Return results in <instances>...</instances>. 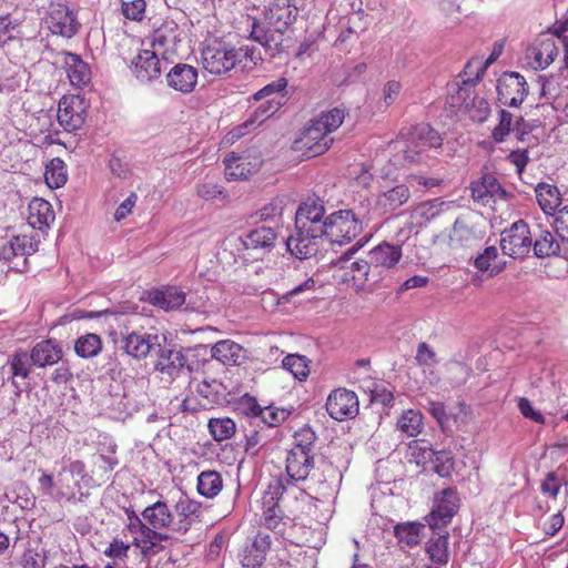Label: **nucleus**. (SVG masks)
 <instances>
[{"label":"nucleus","instance_id":"a18cd8bd","mask_svg":"<svg viewBox=\"0 0 568 568\" xmlns=\"http://www.w3.org/2000/svg\"><path fill=\"white\" fill-rule=\"evenodd\" d=\"M423 529L424 526L418 523H402L395 526L394 534L398 542L413 547L420 542Z\"/></svg>","mask_w":568,"mask_h":568},{"label":"nucleus","instance_id":"e2e57ef3","mask_svg":"<svg viewBox=\"0 0 568 568\" xmlns=\"http://www.w3.org/2000/svg\"><path fill=\"white\" fill-rule=\"evenodd\" d=\"M554 227L558 237L568 243V205L556 212Z\"/></svg>","mask_w":568,"mask_h":568},{"label":"nucleus","instance_id":"6e6552de","mask_svg":"<svg viewBox=\"0 0 568 568\" xmlns=\"http://www.w3.org/2000/svg\"><path fill=\"white\" fill-rule=\"evenodd\" d=\"M367 257L373 265V271L378 274L382 286L389 287L393 284L389 273L402 257V247L399 245L383 242L372 248L368 252Z\"/></svg>","mask_w":568,"mask_h":568},{"label":"nucleus","instance_id":"412c9836","mask_svg":"<svg viewBox=\"0 0 568 568\" xmlns=\"http://www.w3.org/2000/svg\"><path fill=\"white\" fill-rule=\"evenodd\" d=\"M326 223L325 207L320 199H307L300 204L295 213V226L302 230L312 229L323 233Z\"/></svg>","mask_w":568,"mask_h":568},{"label":"nucleus","instance_id":"9d476101","mask_svg":"<svg viewBox=\"0 0 568 568\" xmlns=\"http://www.w3.org/2000/svg\"><path fill=\"white\" fill-rule=\"evenodd\" d=\"M36 365V347L30 352L18 351L12 356L10 362L12 385L16 388V394H26L30 396L32 392V367Z\"/></svg>","mask_w":568,"mask_h":568},{"label":"nucleus","instance_id":"09e8293b","mask_svg":"<svg viewBox=\"0 0 568 568\" xmlns=\"http://www.w3.org/2000/svg\"><path fill=\"white\" fill-rule=\"evenodd\" d=\"M280 100L270 99L261 103L244 122L245 126H255L263 123L266 119L273 115L281 106Z\"/></svg>","mask_w":568,"mask_h":568},{"label":"nucleus","instance_id":"cd10ccee","mask_svg":"<svg viewBox=\"0 0 568 568\" xmlns=\"http://www.w3.org/2000/svg\"><path fill=\"white\" fill-rule=\"evenodd\" d=\"M225 176L227 180H242L248 175L257 172L260 169V161L252 162L247 156L235 155L231 153L224 159Z\"/></svg>","mask_w":568,"mask_h":568},{"label":"nucleus","instance_id":"603ef678","mask_svg":"<svg viewBox=\"0 0 568 568\" xmlns=\"http://www.w3.org/2000/svg\"><path fill=\"white\" fill-rule=\"evenodd\" d=\"M284 201L283 199H274L268 204L264 205L258 211L260 220L263 222L272 223L271 226H274L276 230L282 223V215L284 212Z\"/></svg>","mask_w":568,"mask_h":568},{"label":"nucleus","instance_id":"f03ea898","mask_svg":"<svg viewBox=\"0 0 568 568\" xmlns=\"http://www.w3.org/2000/svg\"><path fill=\"white\" fill-rule=\"evenodd\" d=\"M345 114V109L341 106L320 112L310 120L307 126L295 140V148L304 151L307 156L323 154L333 144L334 139L331 134L342 125Z\"/></svg>","mask_w":568,"mask_h":568},{"label":"nucleus","instance_id":"5fc2aeb1","mask_svg":"<svg viewBox=\"0 0 568 568\" xmlns=\"http://www.w3.org/2000/svg\"><path fill=\"white\" fill-rule=\"evenodd\" d=\"M62 357L61 348L52 341L38 343V366H48L59 363Z\"/></svg>","mask_w":568,"mask_h":568},{"label":"nucleus","instance_id":"6e6d98bb","mask_svg":"<svg viewBox=\"0 0 568 568\" xmlns=\"http://www.w3.org/2000/svg\"><path fill=\"white\" fill-rule=\"evenodd\" d=\"M316 439L317 436L315 432L311 427L304 426L295 433L294 446L291 449L314 454Z\"/></svg>","mask_w":568,"mask_h":568},{"label":"nucleus","instance_id":"a19ab883","mask_svg":"<svg viewBox=\"0 0 568 568\" xmlns=\"http://www.w3.org/2000/svg\"><path fill=\"white\" fill-rule=\"evenodd\" d=\"M68 180L67 168L64 162L59 159H52L47 165L44 171V182L51 190L59 189L65 184Z\"/></svg>","mask_w":568,"mask_h":568},{"label":"nucleus","instance_id":"f8f14e48","mask_svg":"<svg viewBox=\"0 0 568 568\" xmlns=\"http://www.w3.org/2000/svg\"><path fill=\"white\" fill-rule=\"evenodd\" d=\"M43 22L53 34L72 38L80 27L75 14L61 2H50Z\"/></svg>","mask_w":568,"mask_h":568},{"label":"nucleus","instance_id":"20e7f679","mask_svg":"<svg viewBox=\"0 0 568 568\" xmlns=\"http://www.w3.org/2000/svg\"><path fill=\"white\" fill-rule=\"evenodd\" d=\"M357 250V245L352 246L345 254L336 260L334 265L344 271L341 276L343 283L349 285L356 292H373L376 286H382V283L378 278V274L373 271V265L368 257L367 260L352 261V256Z\"/></svg>","mask_w":568,"mask_h":568},{"label":"nucleus","instance_id":"ddd939ff","mask_svg":"<svg viewBox=\"0 0 568 568\" xmlns=\"http://www.w3.org/2000/svg\"><path fill=\"white\" fill-rule=\"evenodd\" d=\"M528 91L526 79L518 72H504L497 81L498 101L506 106H519Z\"/></svg>","mask_w":568,"mask_h":568},{"label":"nucleus","instance_id":"423d86ee","mask_svg":"<svg viewBox=\"0 0 568 568\" xmlns=\"http://www.w3.org/2000/svg\"><path fill=\"white\" fill-rule=\"evenodd\" d=\"M442 142L440 135L430 125L417 124L406 135L404 159L408 162H419L424 152L439 148Z\"/></svg>","mask_w":568,"mask_h":568},{"label":"nucleus","instance_id":"a211bd4d","mask_svg":"<svg viewBox=\"0 0 568 568\" xmlns=\"http://www.w3.org/2000/svg\"><path fill=\"white\" fill-rule=\"evenodd\" d=\"M328 415L336 420L354 418L358 414V398L353 390L337 388L333 390L326 400Z\"/></svg>","mask_w":568,"mask_h":568},{"label":"nucleus","instance_id":"58836bf2","mask_svg":"<svg viewBox=\"0 0 568 568\" xmlns=\"http://www.w3.org/2000/svg\"><path fill=\"white\" fill-rule=\"evenodd\" d=\"M397 428L409 437H415L424 428V417L419 410L407 409L397 419Z\"/></svg>","mask_w":568,"mask_h":568},{"label":"nucleus","instance_id":"7c9ffc66","mask_svg":"<svg viewBox=\"0 0 568 568\" xmlns=\"http://www.w3.org/2000/svg\"><path fill=\"white\" fill-rule=\"evenodd\" d=\"M64 67L71 83L75 87L87 85L91 80L89 65L73 53H64Z\"/></svg>","mask_w":568,"mask_h":568},{"label":"nucleus","instance_id":"774afa93","mask_svg":"<svg viewBox=\"0 0 568 568\" xmlns=\"http://www.w3.org/2000/svg\"><path fill=\"white\" fill-rule=\"evenodd\" d=\"M541 491L545 495L556 498L561 488V480L556 476L555 473L547 474L545 480L541 483Z\"/></svg>","mask_w":568,"mask_h":568},{"label":"nucleus","instance_id":"6ab92c4d","mask_svg":"<svg viewBox=\"0 0 568 568\" xmlns=\"http://www.w3.org/2000/svg\"><path fill=\"white\" fill-rule=\"evenodd\" d=\"M59 126L71 132L80 129L84 123V105L78 95L63 97L55 111Z\"/></svg>","mask_w":568,"mask_h":568},{"label":"nucleus","instance_id":"69168bd1","mask_svg":"<svg viewBox=\"0 0 568 568\" xmlns=\"http://www.w3.org/2000/svg\"><path fill=\"white\" fill-rule=\"evenodd\" d=\"M518 409L524 417L529 418L538 424H545L544 415L532 407V404L529 399L525 397L519 398Z\"/></svg>","mask_w":568,"mask_h":568},{"label":"nucleus","instance_id":"8fccbe9b","mask_svg":"<svg viewBox=\"0 0 568 568\" xmlns=\"http://www.w3.org/2000/svg\"><path fill=\"white\" fill-rule=\"evenodd\" d=\"M209 429L212 437L216 442H222L231 438L236 430V426L233 419L229 417L223 418H211L209 420Z\"/></svg>","mask_w":568,"mask_h":568},{"label":"nucleus","instance_id":"37998d69","mask_svg":"<svg viewBox=\"0 0 568 568\" xmlns=\"http://www.w3.org/2000/svg\"><path fill=\"white\" fill-rule=\"evenodd\" d=\"M532 248L537 257L544 258L557 255L560 251V245L550 231L540 230L539 235L534 242Z\"/></svg>","mask_w":568,"mask_h":568},{"label":"nucleus","instance_id":"72a5a7b5","mask_svg":"<svg viewBox=\"0 0 568 568\" xmlns=\"http://www.w3.org/2000/svg\"><path fill=\"white\" fill-rule=\"evenodd\" d=\"M201 509L200 503L190 499L189 497H182L175 505V510L180 517L176 527H173L176 531L186 532L192 523L193 517H197V513Z\"/></svg>","mask_w":568,"mask_h":568},{"label":"nucleus","instance_id":"b1692460","mask_svg":"<svg viewBox=\"0 0 568 568\" xmlns=\"http://www.w3.org/2000/svg\"><path fill=\"white\" fill-rule=\"evenodd\" d=\"M559 53V47L554 38H545L536 41L526 51V58L535 70H544Z\"/></svg>","mask_w":568,"mask_h":568},{"label":"nucleus","instance_id":"864d4df0","mask_svg":"<svg viewBox=\"0 0 568 568\" xmlns=\"http://www.w3.org/2000/svg\"><path fill=\"white\" fill-rule=\"evenodd\" d=\"M282 365L283 368L292 373V375L300 381L305 379L310 374L307 358L298 354L285 356L282 361Z\"/></svg>","mask_w":568,"mask_h":568},{"label":"nucleus","instance_id":"79ce46f5","mask_svg":"<svg viewBox=\"0 0 568 568\" xmlns=\"http://www.w3.org/2000/svg\"><path fill=\"white\" fill-rule=\"evenodd\" d=\"M448 534L438 535L436 537H432L426 547V552L429 556V559L437 565H446L449 559L448 551Z\"/></svg>","mask_w":568,"mask_h":568},{"label":"nucleus","instance_id":"9b49d317","mask_svg":"<svg viewBox=\"0 0 568 568\" xmlns=\"http://www.w3.org/2000/svg\"><path fill=\"white\" fill-rule=\"evenodd\" d=\"M151 358L155 371L161 374L162 379L168 382L179 377L186 367V358L182 351L174 348L166 341L160 343V352H154V356Z\"/></svg>","mask_w":568,"mask_h":568},{"label":"nucleus","instance_id":"e433bc0d","mask_svg":"<svg viewBox=\"0 0 568 568\" xmlns=\"http://www.w3.org/2000/svg\"><path fill=\"white\" fill-rule=\"evenodd\" d=\"M498 251L495 246H488L475 261V267L480 272H487L489 276L499 274L506 266L505 262L497 261Z\"/></svg>","mask_w":568,"mask_h":568},{"label":"nucleus","instance_id":"49530a36","mask_svg":"<svg viewBox=\"0 0 568 568\" xmlns=\"http://www.w3.org/2000/svg\"><path fill=\"white\" fill-rule=\"evenodd\" d=\"M102 349V341L99 335L88 333L80 336L74 344V351L82 358H92Z\"/></svg>","mask_w":568,"mask_h":568},{"label":"nucleus","instance_id":"473e14b6","mask_svg":"<svg viewBox=\"0 0 568 568\" xmlns=\"http://www.w3.org/2000/svg\"><path fill=\"white\" fill-rule=\"evenodd\" d=\"M536 197L539 206L546 214H554L561 203V194L557 186L548 183H539L536 189Z\"/></svg>","mask_w":568,"mask_h":568},{"label":"nucleus","instance_id":"dca6fc26","mask_svg":"<svg viewBox=\"0 0 568 568\" xmlns=\"http://www.w3.org/2000/svg\"><path fill=\"white\" fill-rule=\"evenodd\" d=\"M322 240H325L323 233H315L312 229L302 230L300 226H295V232L286 239L285 245L287 252L296 258L307 260L316 255Z\"/></svg>","mask_w":568,"mask_h":568},{"label":"nucleus","instance_id":"c85d7f7f","mask_svg":"<svg viewBox=\"0 0 568 568\" xmlns=\"http://www.w3.org/2000/svg\"><path fill=\"white\" fill-rule=\"evenodd\" d=\"M141 516L149 528L155 531L170 529L173 524V515L164 501H156L148 506Z\"/></svg>","mask_w":568,"mask_h":568},{"label":"nucleus","instance_id":"c9c22d12","mask_svg":"<svg viewBox=\"0 0 568 568\" xmlns=\"http://www.w3.org/2000/svg\"><path fill=\"white\" fill-rule=\"evenodd\" d=\"M473 199L483 204H487L490 197L499 195L500 197L506 196V191L493 176H485L481 182L475 183L471 186Z\"/></svg>","mask_w":568,"mask_h":568},{"label":"nucleus","instance_id":"338daca9","mask_svg":"<svg viewBox=\"0 0 568 568\" xmlns=\"http://www.w3.org/2000/svg\"><path fill=\"white\" fill-rule=\"evenodd\" d=\"M54 220L55 215L51 204L48 201L38 197V224L50 226Z\"/></svg>","mask_w":568,"mask_h":568},{"label":"nucleus","instance_id":"3c124183","mask_svg":"<svg viewBox=\"0 0 568 568\" xmlns=\"http://www.w3.org/2000/svg\"><path fill=\"white\" fill-rule=\"evenodd\" d=\"M432 417L437 422L439 428L445 434H453V424L450 423V416L446 410V407L440 402L427 399V405L424 406Z\"/></svg>","mask_w":568,"mask_h":568},{"label":"nucleus","instance_id":"2eb2a0df","mask_svg":"<svg viewBox=\"0 0 568 568\" xmlns=\"http://www.w3.org/2000/svg\"><path fill=\"white\" fill-rule=\"evenodd\" d=\"M178 24L170 20L164 21L152 36V51L161 55L165 64H171L176 58V45L180 42Z\"/></svg>","mask_w":568,"mask_h":568},{"label":"nucleus","instance_id":"052dcab7","mask_svg":"<svg viewBox=\"0 0 568 568\" xmlns=\"http://www.w3.org/2000/svg\"><path fill=\"white\" fill-rule=\"evenodd\" d=\"M271 544V536L263 531H258L252 545V551H255L254 561L256 565L262 564V560L265 558V555L268 551Z\"/></svg>","mask_w":568,"mask_h":568},{"label":"nucleus","instance_id":"7ed1b4c3","mask_svg":"<svg viewBox=\"0 0 568 568\" xmlns=\"http://www.w3.org/2000/svg\"><path fill=\"white\" fill-rule=\"evenodd\" d=\"M247 60L255 64L257 60H261V57L255 54L254 47L243 45L234 48L220 41H213L202 50L203 68L215 75L224 74L236 64Z\"/></svg>","mask_w":568,"mask_h":568},{"label":"nucleus","instance_id":"0e129e2a","mask_svg":"<svg viewBox=\"0 0 568 568\" xmlns=\"http://www.w3.org/2000/svg\"><path fill=\"white\" fill-rule=\"evenodd\" d=\"M284 491H285V486H284L282 479L273 480L267 487V490L263 498V505L264 506H271L274 504L278 505V500L282 498Z\"/></svg>","mask_w":568,"mask_h":568},{"label":"nucleus","instance_id":"1a4fd4ad","mask_svg":"<svg viewBox=\"0 0 568 568\" xmlns=\"http://www.w3.org/2000/svg\"><path fill=\"white\" fill-rule=\"evenodd\" d=\"M531 245L529 226L523 220L513 223L501 233V251L513 258L525 257L530 252Z\"/></svg>","mask_w":568,"mask_h":568},{"label":"nucleus","instance_id":"39448f33","mask_svg":"<svg viewBox=\"0 0 568 568\" xmlns=\"http://www.w3.org/2000/svg\"><path fill=\"white\" fill-rule=\"evenodd\" d=\"M363 231V221L353 210H339L326 216L323 235L331 244L352 242Z\"/></svg>","mask_w":568,"mask_h":568},{"label":"nucleus","instance_id":"c756f323","mask_svg":"<svg viewBox=\"0 0 568 568\" xmlns=\"http://www.w3.org/2000/svg\"><path fill=\"white\" fill-rule=\"evenodd\" d=\"M410 197L409 187L405 184H398L381 193L376 200V206L383 213L394 212L404 205Z\"/></svg>","mask_w":568,"mask_h":568},{"label":"nucleus","instance_id":"5701e85b","mask_svg":"<svg viewBox=\"0 0 568 568\" xmlns=\"http://www.w3.org/2000/svg\"><path fill=\"white\" fill-rule=\"evenodd\" d=\"M277 230L274 226L262 225L251 230L242 237L243 246L246 251L256 253L255 258L262 257L275 245Z\"/></svg>","mask_w":568,"mask_h":568},{"label":"nucleus","instance_id":"2f4dec72","mask_svg":"<svg viewBox=\"0 0 568 568\" xmlns=\"http://www.w3.org/2000/svg\"><path fill=\"white\" fill-rule=\"evenodd\" d=\"M211 355L223 364L237 365L243 358V347L231 339H223L212 346Z\"/></svg>","mask_w":568,"mask_h":568},{"label":"nucleus","instance_id":"c03bdc74","mask_svg":"<svg viewBox=\"0 0 568 568\" xmlns=\"http://www.w3.org/2000/svg\"><path fill=\"white\" fill-rule=\"evenodd\" d=\"M422 455L426 459H429L434 465V470L440 477H446L450 474L453 468V456L450 453L445 450H434L432 448H423Z\"/></svg>","mask_w":568,"mask_h":568},{"label":"nucleus","instance_id":"0eeeda50","mask_svg":"<svg viewBox=\"0 0 568 568\" xmlns=\"http://www.w3.org/2000/svg\"><path fill=\"white\" fill-rule=\"evenodd\" d=\"M304 481L307 483L308 489L325 498L336 491L342 481V474L331 462L320 458Z\"/></svg>","mask_w":568,"mask_h":568},{"label":"nucleus","instance_id":"bb28decb","mask_svg":"<svg viewBox=\"0 0 568 568\" xmlns=\"http://www.w3.org/2000/svg\"><path fill=\"white\" fill-rule=\"evenodd\" d=\"M146 300L150 304L159 306L164 311H173L186 303V295L176 286H165L148 292Z\"/></svg>","mask_w":568,"mask_h":568},{"label":"nucleus","instance_id":"f3484780","mask_svg":"<svg viewBox=\"0 0 568 568\" xmlns=\"http://www.w3.org/2000/svg\"><path fill=\"white\" fill-rule=\"evenodd\" d=\"M161 55L152 50H142L131 62V70L141 83H150L160 78L163 70H166Z\"/></svg>","mask_w":568,"mask_h":568},{"label":"nucleus","instance_id":"aec40b11","mask_svg":"<svg viewBox=\"0 0 568 568\" xmlns=\"http://www.w3.org/2000/svg\"><path fill=\"white\" fill-rule=\"evenodd\" d=\"M458 496L454 488H445L434 500L428 524L432 528L446 526L458 510Z\"/></svg>","mask_w":568,"mask_h":568},{"label":"nucleus","instance_id":"4be33fe9","mask_svg":"<svg viewBox=\"0 0 568 568\" xmlns=\"http://www.w3.org/2000/svg\"><path fill=\"white\" fill-rule=\"evenodd\" d=\"M126 527L133 535L134 544L141 547L144 555L154 552V547L169 538L168 534L149 528L143 518L139 515L128 519Z\"/></svg>","mask_w":568,"mask_h":568},{"label":"nucleus","instance_id":"13d9d810","mask_svg":"<svg viewBox=\"0 0 568 568\" xmlns=\"http://www.w3.org/2000/svg\"><path fill=\"white\" fill-rule=\"evenodd\" d=\"M263 525L275 534H283L285 523L283 521L282 509L278 505L264 506Z\"/></svg>","mask_w":568,"mask_h":568},{"label":"nucleus","instance_id":"ea45409f","mask_svg":"<svg viewBox=\"0 0 568 568\" xmlns=\"http://www.w3.org/2000/svg\"><path fill=\"white\" fill-rule=\"evenodd\" d=\"M223 487L221 475L215 470L202 471L197 477V491L206 498H214Z\"/></svg>","mask_w":568,"mask_h":568},{"label":"nucleus","instance_id":"de8ad7c7","mask_svg":"<svg viewBox=\"0 0 568 568\" xmlns=\"http://www.w3.org/2000/svg\"><path fill=\"white\" fill-rule=\"evenodd\" d=\"M38 481L43 494L47 495L50 499L60 501L67 496V493L63 490V479L61 473L55 478L51 475L43 474Z\"/></svg>","mask_w":568,"mask_h":568},{"label":"nucleus","instance_id":"4d7b16f0","mask_svg":"<svg viewBox=\"0 0 568 568\" xmlns=\"http://www.w3.org/2000/svg\"><path fill=\"white\" fill-rule=\"evenodd\" d=\"M515 126L516 120H514V115L509 111L501 109L499 111V123L493 130L491 138L497 143L504 142L508 134L514 131Z\"/></svg>","mask_w":568,"mask_h":568},{"label":"nucleus","instance_id":"f257e3e1","mask_svg":"<svg viewBox=\"0 0 568 568\" xmlns=\"http://www.w3.org/2000/svg\"><path fill=\"white\" fill-rule=\"evenodd\" d=\"M298 16L294 0H265L262 10L245 17L248 39L261 44L265 52L275 57L283 49L284 34Z\"/></svg>","mask_w":568,"mask_h":568},{"label":"nucleus","instance_id":"4c0bfd02","mask_svg":"<svg viewBox=\"0 0 568 568\" xmlns=\"http://www.w3.org/2000/svg\"><path fill=\"white\" fill-rule=\"evenodd\" d=\"M251 412L254 416L261 417L262 422L270 427H276L288 418L291 410L276 406L261 407L253 400Z\"/></svg>","mask_w":568,"mask_h":568},{"label":"nucleus","instance_id":"bf43d9fd","mask_svg":"<svg viewBox=\"0 0 568 568\" xmlns=\"http://www.w3.org/2000/svg\"><path fill=\"white\" fill-rule=\"evenodd\" d=\"M146 3L144 0H122L121 12L122 14L133 21H141L144 18Z\"/></svg>","mask_w":568,"mask_h":568},{"label":"nucleus","instance_id":"4468645a","mask_svg":"<svg viewBox=\"0 0 568 568\" xmlns=\"http://www.w3.org/2000/svg\"><path fill=\"white\" fill-rule=\"evenodd\" d=\"M163 342H165V337L158 334L121 333V348L136 359L153 357L154 352H160V343Z\"/></svg>","mask_w":568,"mask_h":568},{"label":"nucleus","instance_id":"f704fd0d","mask_svg":"<svg viewBox=\"0 0 568 568\" xmlns=\"http://www.w3.org/2000/svg\"><path fill=\"white\" fill-rule=\"evenodd\" d=\"M476 240V234L468 220L464 216L457 217L449 234V245L453 248L470 245Z\"/></svg>","mask_w":568,"mask_h":568},{"label":"nucleus","instance_id":"680f3d73","mask_svg":"<svg viewBox=\"0 0 568 568\" xmlns=\"http://www.w3.org/2000/svg\"><path fill=\"white\" fill-rule=\"evenodd\" d=\"M288 81L286 78H278L275 81L266 84L262 89H260L257 92L253 94V100L260 101L262 99H265L274 93H281L285 91L287 88Z\"/></svg>","mask_w":568,"mask_h":568},{"label":"nucleus","instance_id":"a878e982","mask_svg":"<svg viewBox=\"0 0 568 568\" xmlns=\"http://www.w3.org/2000/svg\"><path fill=\"white\" fill-rule=\"evenodd\" d=\"M286 473L294 481H304L315 467L317 460L314 454L290 449L286 456Z\"/></svg>","mask_w":568,"mask_h":568},{"label":"nucleus","instance_id":"393cba45","mask_svg":"<svg viewBox=\"0 0 568 568\" xmlns=\"http://www.w3.org/2000/svg\"><path fill=\"white\" fill-rule=\"evenodd\" d=\"M168 85L179 92L190 93L197 82V70L186 63H176L165 75Z\"/></svg>","mask_w":568,"mask_h":568}]
</instances>
